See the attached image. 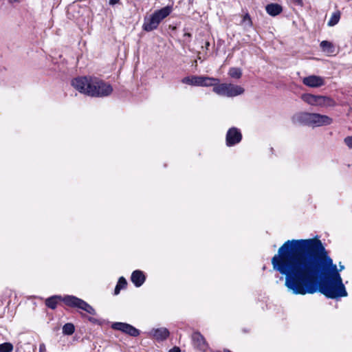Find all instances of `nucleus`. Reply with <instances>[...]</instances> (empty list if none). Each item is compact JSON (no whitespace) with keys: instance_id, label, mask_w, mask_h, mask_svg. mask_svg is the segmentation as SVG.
<instances>
[{"instance_id":"nucleus-33","label":"nucleus","mask_w":352,"mask_h":352,"mask_svg":"<svg viewBox=\"0 0 352 352\" xmlns=\"http://www.w3.org/2000/svg\"><path fill=\"white\" fill-rule=\"evenodd\" d=\"M225 352H231V351H230L227 350V351H225Z\"/></svg>"},{"instance_id":"nucleus-30","label":"nucleus","mask_w":352,"mask_h":352,"mask_svg":"<svg viewBox=\"0 0 352 352\" xmlns=\"http://www.w3.org/2000/svg\"><path fill=\"white\" fill-rule=\"evenodd\" d=\"M184 36H185L190 37V36H191V34H190V33H185V34H184Z\"/></svg>"},{"instance_id":"nucleus-31","label":"nucleus","mask_w":352,"mask_h":352,"mask_svg":"<svg viewBox=\"0 0 352 352\" xmlns=\"http://www.w3.org/2000/svg\"><path fill=\"white\" fill-rule=\"evenodd\" d=\"M8 1H9V2L12 3V2H14H14H17V1H19V0H8Z\"/></svg>"},{"instance_id":"nucleus-32","label":"nucleus","mask_w":352,"mask_h":352,"mask_svg":"<svg viewBox=\"0 0 352 352\" xmlns=\"http://www.w3.org/2000/svg\"><path fill=\"white\" fill-rule=\"evenodd\" d=\"M209 45H210V44H209V42H206V47H208L209 46Z\"/></svg>"},{"instance_id":"nucleus-2","label":"nucleus","mask_w":352,"mask_h":352,"mask_svg":"<svg viewBox=\"0 0 352 352\" xmlns=\"http://www.w3.org/2000/svg\"><path fill=\"white\" fill-rule=\"evenodd\" d=\"M72 86L84 94L93 97H105L112 91V87L96 77L83 76L74 79Z\"/></svg>"},{"instance_id":"nucleus-16","label":"nucleus","mask_w":352,"mask_h":352,"mask_svg":"<svg viewBox=\"0 0 352 352\" xmlns=\"http://www.w3.org/2000/svg\"><path fill=\"white\" fill-rule=\"evenodd\" d=\"M266 12L271 16H276L279 14L283 9L281 6L277 3H270L265 7Z\"/></svg>"},{"instance_id":"nucleus-29","label":"nucleus","mask_w":352,"mask_h":352,"mask_svg":"<svg viewBox=\"0 0 352 352\" xmlns=\"http://www.w3.org/2000/svg\"><path fill=\"white\" fill-rule=\"evenodd\" d=\"M119 1L120 0H109V3H110V4L113 5V4L118 3Z\"/></svg>"},{"instance_id":"nucleus-21","label":"nucleus","mask_w":352,"mask_h":352,"mask_svg":"<svg viewBox=\"0 0 352 352\" xmlns=\"http://www.w3.org/2000/svg\"><path fill=\"white\" fill-rule=\"evenodd\" d=\"M58 298H60V297L56 296L50 297L46 300L45 305L51 309H55L56 307Z\"/></svg>"},{"instance_id":"nucleus-4","label":"nucleus","mask_w":352,"mask_h":352,"mask_svg":"<svg viewBox=\"0 0 352 352\" xmlns=\"http://www.w3.org/2000/svg\"><path fill=\"white\" fill-rule=\"evenodd\" d=\"M171 10L170 7L166 6L146 16L144 19L142 29L146 32L157 29L160 22L170 14Z\"/></svg>"},{"instance_id":"nucleus-15","label":"nucleus","mask_w":352,"mask_h":352,"mask_svg":"<svg viewBox=\"0 0 352 352\" xmlns=\"http://www.w3.org/2000/svg\"><path fill=\"white\" fill-rule=\"evenodd\" d=\"M336 102L331 98L327 96H320L318 102V107H334Z\"/></svg>"},{"instance_id":"nucleus-8","label":"nucleus","mask_w":352,"mask_h":352,"mask_svg":"<svg viewBox=\"0 0 352 352\" xmlns=\"http://www.w3.org/2000/svg\"><path fill=\"white\" fill-rule=\"evenodd\" d=\"M112 327L114 329L121 331L133 337H136L140 334L138 329L126 323L116 322L112 324Z\"/></svg>"},{"instance_id":"nucleus-12","label":"nucleus","mask_w":352,"mask_h":352,"mask_svg":"<svg viewBox=\"0 0 352 352\" xmlns=\"http://www.w3.org/2000/svg\"><path fill=\"white\" fill-rule=\"evenodd\" d=\"M131 279L136 287H140L145 281V276L142 271L135 270L132 273Z\"/></svg>"},{"instance_id":"nucleus-1","label":"nucleus","mask_w":352,"mask_h":352,"mask_svg":"<svg viewBox=\"0 0 352 352\" xmlns=\"http://www.w3.org/2000/svg\"><path fill=\"white\" fill-rule=\"evenodd\" d=\"M274 270L285 276V285L295 295L318 292L329 298L347 296L339 271L319 239L288 240L272 258Z\"/></svg>"},{"instance_id":"nucleus-23","label":"nucleus","mask_w":352,"mask_h":352,"mask_svg":"<svg viewBox=\"0 0 352 352\" xmlns=\"http://www.w3.org/2000/svg\"><path fill=\"white\" fill-rule=\"evenodd\" d=\"M126 285V281L124 278L120 277L118 280V283L115 288L114 293L116 295L120 293V291L122 288L125 287Z\"/></svg>"},{"instance_id":"nucleus-20","label":"nucleus","mask_w":352,"mask_h":352,"mask_svg":"<svg viewBox=\"0 0 352 352\" xmlns=\"http://www.w3.org/2000/svg\"><path fill=\"white\" fill-rule=\"evenodd\" d=\"M228 74L233 78L239 79L242 76L241 69L237 67H231L228 72Z\"/></svg>"},{"instance_id":"nucleus-9","label":"nucleus","mask_w":352,"mask_h":352,"mask_svg":"<svg viewBox=\"0 0 352 352\" xmlns=\"http://www.w3.org/2000/svg\"><path fill=\"white\" fill-rule=\"evenodd\" d=\"M302 82L309 87H320L324 84V78L315 75H311L302 79Z\"/></svg>"},{"instance_id":"nucleus-5","label":"nucleus","mask_w":352,"mask_h":352,"mask_svg":"<svg viewBox=\"0 0 352 352\" xmlns=\"http://www.w3.org/2000/svg\"><path fill=\"white\" fill-rule=\"evenodd\" d=\"M213 91L219 96L234 97L243 94L245 89L239 85L230 83H218V85L213 88Z\"/></svg>"},{"instance_id":"nucleus-26","label":"nucleus","mask_w":352,"mask_h":352,"mask_svg":"<svg viewBox=\"0 0 352 352\" xmlns=\"http://www.w3.org/2000/svg\"><path fill=\"white\" fill-rule=\"evenodd\" d=\"M345 144L351 149H352V136L346 137L344 139Z\"/></svg>"},{"instance_id":"nucleus-22","label":"nucleus","mask_w":352,"mask_h":352,"mask_svg":"<svg viewBox=\"0 0 352 352\" xmlns=\"http://www.w3.org/2000/svg\"><path fill=\"white\" fill-rule=\"evenodd\" d=\"M74 331H75V327L72 323H66L63 327V333L65 335L70 336L74 333Z\"/></svg>"},{"instance_id":"nucleus-24","label":"nucleus","mask_w":352,"mask_h":352,"mask_svg":"<svg viewBox=\"0 0 352 352\" xmlns=\"http://www.w3.org/2000/svg\"><path fill=\"white\" fill-rule=\"evenodd\" d=\"M13 350V345L10 342H5L0 344V352H11Z\"/></svg>"},{"instance_id":"nucleus-18","label":"nucleus","mask_w":352,"mask_h":352,"mask_svg":"<svg viewBox=\"0 0 352 352\" xmlns=\"http://www.w3.org/2000/svg\"><path fill=\"white\" fill-rule=\"evenodd\" d=\"M320 46L322 50L328 54H331L335 52V48H334L333 45L332 44V43H331L329 41H322L320 43Z\"/></svg>"},{"instance_id":"nucleus-10","label":"nucleus","mask_w":352,"mask_h":352,"mask_svg":"<svg viewBox=\"0 0 352 352\" xmlns=\"http://www.w3.org/2000/svg\"><path fill=\"white\" fill-rule=\"evenodd\" d=\"M192 340L195 347L199 349H205L207 344L204 336L198 331H195L192 334Z\"/></svg>"},{"instance_id":"nucleus-11","label":"nucleus","mask_w":352,"mask_h":352,"mask_svg":"<svg viewBox=\"0 0 352 352\" xmlns=\"http://www.w3.org/2000/svg\"><path fill=\"white\" fill-rule=\"evenodd\" d=\"M150 333L157 340H164L169 336L168 330L164 327L153 329Z\"/></svg>"},{"instance_id":"nucleus-7","label":"nucleus","mask_w":352,"mask_h":352,"mask_svg":"<svg viewBox=\"0 0 352 352\" xmlns=\"http://www.w3.org/2000/svg\"><path fill=\"white\" fill-rule=\"evenodd\" d=\"M242 135L236 128L230 129L226 134V145L232 146L241 142Z\"/></svg>"},{"instance_id":"nucleus-3","label":"nucleus","mask_w":352,"mask_h":352,"mask_svg":"<svg viewBox=\"0 0 352 352\" xmlns=\"http://www.w3.org/2000/svg\"><path fill=\"white\" fill-rule=\"evenodd\" d=\"M292 122L296 124L320 127L330 125L333 123V119L320 113L300 112L293 116Z\"/></svg>"},{"instance_id":"nucleus-27","label":"nucleus","mask_w":352,"mask_h":352,"mask_svg":"<svg viewBox=\"0 0 352 352\" xmlns=\"http://www.w3.org/2000/svg\"><path fill=\"white\" fill-rule=\"evenodd\" d=\"M46 351V348H45V345L42 343L39 345V352H45Z\"/></svg>"},{"instance_id":"nucleus-6","label":"nucleus","mask_w":352,"mask_h":352,"mask_svg":"<svg viewBox=\"0 0 352 352\" xmlns=\"http://www.w3.org/2000/svg\"><path fill=\"white\" fill-rule=\"evenodd\" d=\"M63 301L68 306L79 308L91 315H96L95 309L90 305L76 296H67L64 297Z\"/></svg>"},{"instance_id":"nucleus-13","label":"nucleus","mask_w":352,"mask_h":352,"mask_svg":"<svg viewBox=\"0 0 352 352\" xmlns=\"http://www.w3.org/2000/svg\"><path fill=\"white\" fill-rule=\"evenodd\" d=\"M182 82L191 86L201 87V76H188L182 79Z\"/></svg>"},{"instance_id":"nucleus-25","label":"nucleus","mask_w":352,"mask_h":352,"mask_svg":"<svg viewBox=\"0 0 352 352\" xmlns=\"http://www.w3.org/2000/svg\"><path fill=\"white\" fill-rule=\"evenodd\" d=\"M242 25H244V27L245 28H250L252 26V23L249 14L247 13L243 16L242 20Z\"/></svg>"},{"instance_id":"nucleus-14","label":"nucleus","mask_w":352,"mask_h":352,"mask_svg":"<svg viewBox=\"0 0 352 352\" xmlns=\"http://www.w3.org/2000/svg\"><path fill=\"white\" fill-rule=\"evenodd\" d=\"M219 82L218 78H214L208 76H201V87H213L217 86Z\"/></svg>"},{"instance_id":"nucleus-28","label":"nucleus","mask_w":352,"mask_h":352,"mask_svg":"<svg viewBox=\"0 0 352 352\" xmlns=\"http://www.w3.org/2000/svg\"><path fill=\"white\" fill-rule=\"evenodd\" d=\"M169 352H180V349L179 347H174L173 349H170Z\"/></svg>"},{"instance_id":"nucleus-19","label":"nucleus","mask_w":352,"mask_h":352,"mask_svg":"<svg viewBox=\"0 0 352 352\" xmlns=\"http://www.w3.org/2000/svg\"><path fill=\"white\" fill-rule=\"evenodd\" d=\"M340 19V11H336L332 14L329 21L327 23V25L330 27L334 26L339 22Z\"/></svg>"},{"instance_id":"nucleus-17","label":"nucleus","mask_w":352,"mask_h":352,"mask_svg":"<svg viewBox=\"0 0 352 352\" xmlns=\"http://www.w3.org/2000/svg\"><path fill=\"white\" fill-rule=\"evenodd\" d=\"M320 96L313 95L310 94H302L301 96L302 100L307 104L312 106H317Z\"/></svg>"}]
</instances>
